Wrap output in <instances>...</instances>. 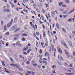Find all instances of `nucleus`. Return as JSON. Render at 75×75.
Wrapping results in <instances>:
<instances>
[{
	"label": "nucleus",
	"mask_w": 75,
	"mask_h": 75,
	"mask_svg": "<svg viewBox=\"0 0 75 75\" xmlns=\"http://www.w3.org/2000/svg\"><path fill=\"white\" fill-rule=\"evenodd\" d=\"M13 22V19H12L11 22H9L8 24H7V27L10 28V27L12 25Z\"/></svg>",
	"instance_id": "nucleus-1"
},
{
	"label": "nucleus",
	"mask_w": 75,
	"mask_h": 75,
	"mask_svg": "<svg viewBox=\"0 0 75 75\" xmlns=\"http://www.w3.org/2000/svg\"><path fill=\"white\" fill-rule=\"evenodd\" d=\"M62 45H63V46H64V47L65 48H66L67 49H68V47L67 46V44L64 42V41H62Z\"/></svg>",
	"instance_id": "nucleus-2"
},
{
	"label": "nucleus",
	"mask_w": 75,
	"mask_h": 75,
	"mask_svg": "<svg viewBox=\"0 0 75 75\" xmlns=\"http://www.w3.org/2000/svg\"><path fill=\"white\" fill-rule=\"evenodd\" d=\"M57 57L59 60L62 61L63 60V58H62V55H59Z\"/></svg>",
	"instance_id": "nucleus-3"
},
{
	"label": "nucleus",
	"mask_w": 75,
	"mask_h": 75,
	"mask_svg": "<svg viewBox=\"0 0 75 75\" xmlns=\"http://www.w3.org/2000/svg\"><path fill=\"white\" fill-rule=\"evenodd\" d=\"M57 49L58 50V52H59V53L60 54H62V49H61V48H60V47L59 46L58 47H57Z\"/></svg>",
	"instance_id": "nucleus-4"
},
{
	"label": "nucleus",
	"mask_w": 75,
	"mask_h": 75,
	"mask_svg": "<svg viewBox=\"0 0 75 75\" xmlns=\"http://www.w3.org/2000/svg\"><path fill=\"white\" fill-rule=\"evenodd\" d=\"M51 47H52V51H54L55 52H57L56 49L54 48V45H52Z\"/></svg>",
	"instance_id": "nucleus-5"
},
{
	"label": "nucleus",
	"mask_w": 75,
	"mask_h": 75,
	"mask_svg": "<svg viewBox=\"0 0 75 75\" xmlns=\"http://www.w3.org/2000/svg\"><path fill=\"white\" fill-rule=\"evenodd\" d=\"M10 65L12 66V67H16V68L19 67L17 64H10Z\"/></svg>",
	"instance_id": "nucleus-6"
},
{
	"label": "nucleus",
	"mask_w": 75,
	"mask_h": 75,
	"mask_svg": "<svg viewBox=\"0 0 75 75\" xmlns=\"http://www.w3.org/2000/svg\"><path fill=\"white\" fill-rule=\"evenodd\" d=\"M17 26L16 24L12 26L11 27V29L12 30H15L17 28Z\"/></svg>",
	"instance_id": "nucleus-7"
},
{
	"label": "nucleus",
	"mask_w": 75,
	"mask_h": 75,
	"mask_svg": "<svg viewBox=\"0 0 75 75\" xmlns=\"http://www.w3.org/2000/svg\"><path fill=\"white\" fill-rule=\"evenodd\" d=\"M51 14H52V16L53 17H54V16L55 15V12L54 11H53L52 12H51Z\"/></svg>",
	"instance_id": "nucleus-8"
},
{
	"label": "nucleus",
	"mask_w": 75,
	"mask_h": 75,
	"mask_svg": "<svg viewBox=\"0 0 75 75\" xmlns=\"http://www.w3.org/2000/svg\"><path fill=\"white\" fill-rule=\"evenodd\" d=\"M33 7L34 9H36L37 7V5L36 4H33Z\"/></svg>",
	"instance_id": "nucleus-9"
},
{
	"label": "nucleus",
	"mask_w": 75,
	"mask_h": 75,
	"mask_svg": "<svg viewBox=\"0 0 75 75\" xmlns=\"http://www.w3.org/2000/svg\"><path fill=\"white\" fill-rule=\"evenodd\" d=\"M75 36V30H74L72 31V37H74Z\"/></svg>",
	"instance_id": "nucleus-10"
},
{
	"label": "nucleus",
	"mask_w": 75,
	"mask_h": 75,
	"mask_svg": "<svg viewBox=\"0 0 75 75\" xmlns=\"http://www.w3.org/2000/svg\"><path fill=\"white\" fill-rule=\"evenodd\" d=\"M69 44L70 45V47H73V45L72 44V42L71 41L69 42Z\"/></svg>",
	"instance_id": "nucleus-11"
},
{
	"label": "nucleus",
	"mask_w": 75,
	"mask_h": 75,
	"mask_svg": "<svg viewBox=\"0 0 75 75\" xmlns=\"http://www.w3.org/2000/svg\"><path fill=\"white\" fill-rule=\"evenodd\" d=\"M16 9L17 11H20V9H22V8H16Z\"/></svg>",
	"instance_id": "nucleus-12"
},
{
	"label": "nucleus",
	"mask_w": 75,
	"mask_h": 75,
	"mask_svg": "<svg viewBox=\"0 0 75 75\" xmlns=\"http://www.w3.org/2000/svg\"><path fill=\"white\" fill-rule=\"evenodd\" d=\"M48 16H47V15H45V16L47 20L48 19V17L50 18L51 17V16L49 15V14H48Z\"/></svg>",
	"instance_id": "nucleus-13"
},
{
	"label": "nucleus",
	"mask_w": 75,
	"mask_h": 75,
	"mask_svg": "<svg viewBox=\"0 0 75 75\" xmlns=\"http://www.w3.org/2000/svg\"><path fill=\"white\" fill-rule=\"evenodd\" d=\"M45 45L46 47H47L48 46V43L47 41L46 43L45 44Z\"/></svg>",
	"instance_id": "nucleus-14"
},
{
	"label": "nucleus",
	"mask_w": 75,
	"mask_h": 75,
	"mask_svg": "<svg viewBox=\"0 0 75 75\" xmlns=\"http://www.w3.org/2000/svg\"><path fill=\"white\" fill-rule=\"evenodd\" d=\"M28 49V47H26V48H23V51H25Z\"/></svg>",
	"instance_id": "nucleus-15"
},
{
	"label": "nucleus",
	"mask_w": 75,
	"mask_h": 75,
	"mask_svg": "<svg viewBox=\"0 0 75 75\" xmlns=\"http://www.w3.org/2000/svg\"><path fill=\"white\" fill-rule=\"evenodd\" d=\"M74 11H75V9H74V10H71L69 12V14H70L71 13L73 12Z\"/></svg>",
	"instance_id": "nucleus-16"
},
{
	"label": "nucleus",
	"mask_w": 75,
	"mask_h": 75,
	"mask_svg": "<svg viewBox=\"0 0 75 75\" xmlns=\"http://www.w3.org/2000/svg\"><path fill=\"white\" fill-rule=\"evenodd\" d=\"M32 64L35 67H36L37 66H38V63H35V64Z\"/></svg>",
	"instance_id": "nucleus-17"
},
{
	"label": "nucleus",
	"mask_w": 75,
	"mask_h": 75,
	"mask_svg": "<svg viewBox=\"0 0 75 75\" xmlns=\"http://www.w3.org/2000/svg\"><path fill=\"white\" fill-rule=\"evenodd\" d=\"M66 54L68 58L69 57H70V54H69V53H66Z\"/></svg>",
	"instance_id": "nucleus-18"
},
{
	"label": "nucleus",
	"mask_w": 75,
	"mask_h": 75,
	"mask_svg": "<svg viewBox=\"0 0 75 75\" xmlns=\"http://www.w3.org/2000/svg\"><path fill=\"white\" fill-rule=\"evenodd\" d=\"M22 35L23 37H24V36H27L28 35L27 34H22Z\"/></svg>",
	"instance_id": "nucleus-19"
},
{
	"label": "nucleus",
	"mask_w": 75,
	"mask_h": 75,
	"mask_svg": "<svg viewBox=\"0 0 75 75\" xmlns=\"http://www.w3.org/2000/svg\"><path fill=\"white\" fill-rule=\"evenodd\" d=\"M41 11L42 13H45V11L43 8H42L41 10Z\"/></svg>",
	"instance_id": "nucleus-20"
},
{
	"label": "nucleus",
	"mask_w": 75,
	"mask_h": 75,
	"mask_svg": "<svg viewBox=\"0 0 75 75\" xmlns=\"http://www.w3.org/2000/svg\"><path fill=\"white\" fill-rule=\"evenodd\" d=\"M23 11L26 13H28V11L25 8L24 9Z\"/></svg>",
	"instance_id": "nucleus-21"
},
{
	"label": "nucleus",
	"mask_w": 75,
	"mask_h": 75,
	"mask_svg": "<svg viewBox=\"0 0 75 75\" xmlns=\"http://www.w3.org/2000/svg\"><path fill=\"white\" fill-rule=\"evenodd\" d=\"M31 51H32V50L31 49H30L29 50H28L27 51V53L29 54V52H31Z\"/></svg>",
	"instance_id": "nucleus-22"
},
{
	"label": "nucleus",
	"mask_w": 75,
	"mask_h": 75,
	"mask_svg": "<svg viewBox=\"0 0 75 75\" xmlns=\"http://www.w3.org/2000/svg\"><path fill=\"white\" fill-rule=\"evenodd\" d=\"M65 2L66 3H69L70 2V1L69 0H65Z\"/></svg>",
	"instance_id": "nucleus-23"
},
{
	"label": "nucleus",
	"mask_w": 75,
	"mask_h": 75,
	"mask_svg": "<svg viewBox=\"0 0 75 75\" xmlns=\"http://www.w3.org/2000/svg\"><path fill=\"white\" fill-rule=\"evenodd\" d=\"M56 27H57L58 29L59 28V26L58 24V23L56 24Z\"/></svg>",
	"instance_id": "nucleus-24"
},
{
	"label": "nucleus",
	"mask_w": 75,
	"mask_h": 75,
	"mask_svg": "<svg viewBox=\"0 0 75 75\" xmlns=\"http://www.w3.org/2000/svg\"><path fill=\"white\" fill-rule=\"evenodd\" d=\"M43 63L45 64V65H47V61H43Z\"/></svg>",
	"instance_id": "nucleus-25"
},
{
	"label": "nucleus",
	"mask_w": 75,
	"mask_h": 75,
	"mask_svg": "<svg viewBox=\"0 0 75 75\" xmlns=\"http://www.w3.org/2000/svg\"><path fill=\"white\" fill-rule=\"evenodd\" d=\"M39 57L40 58V59H41V60H42V59L41 58H42V55L41 54H40L39 55Z\"/></svg>",
	"instance_id": "nucleus-26"
},
{
	"label": "nucleus",
	"mask_w": 75,
	"mask_h": 75,
	"mask_svg": "<svg viewBox=\"0 0 75 75\" xmlns=\"http://www.w3.org/2000/svg\"><path fill=\"white\" fill-rule=\"evenodd\" d=\"M45 56L46 57H47L48 56V54L47 52H46L45 53Z\"/></svg>",
	"instance_id": "nucleus-27"
},
{
	"label": "nucleus",
	"mask_w": 75,
	"mask_h": 75,
	"mask_svg": "<svg viewBox=\"0 0 75 75\" xmlns=\"http://www.w3.org/2000/svg\"><path fill=\"white\" fill-rule=\"evenodd\" d=\"M67 12H68L67 11H64V12H63V13L64 14H67Z\"/></svg>",
	"instance_id": "nucleus-28"
},
{
	"label": "nucleus",
	"mask_w": 75,
	"mask_h": 75,
	"mask_svg": "<svg viewBox=\"0 0 75 75\" xmlns=\"http://www.w3.org/2000/svg\"><path fill=\"white\" fill-rule=\"evenodd\" d=\"M52 68L54 69V68H56L57 67L56 65H53L52 67Z\"/></svg>",
	"instance_id": "nucleus-29"
},
{
	"label": "nucleus",
	"mask_w": 75,
	"mask_h": 75,
	"mask_svg": "<svg viewBox=\"0 0 75 75\" xmlns=\"http://www.w3.org/2000/svg\"><path fill=\"white\" fill-rule=\"evenodd\" d=\"M36 45L37 46V47H38L39 44H38V42L37 41L36 42Z\"/></svg>",
	"instance_id": "nucleus-30"
},
{
	"label": "nucleus",
	"mask_w": 75,
	"mask_h": 75,
	"mask_svg": "<svg viewBox=\"0 0 75 75\" xmlns=\"http://www.w3.org/2000/svg\"><path fill=\"white\" fill-rule=\"evenodd\" d=\"M42 25V29H45V25Z\"/></svg>",
	"instance_id": "nucleus-31"
},
{
	"label": "nucleus",
	"mask_w": 75,
	"mask_h": 75,
	"mask_svg": "<svg viewBox=\"0 0 75 75\" xmlns=\"http://www.w3.org/2000/svg\"><path fill=\"white\" fill-rule=\"evenodd\" d=\"M1 62H2V64L3 66H6V64H4V62L3 61H1Z\"/></svg>",
	"instance_id": "nucleus-32"
},
{
	"label": "nucleus",
	"mask_w": 75,
	"mask_h": 75,
	"mask_svg": "<svg viewBox=\"0 0 75 75\" xmlns=\"http://www.w3.org/2000/svg\"><path fill=\"white\" fill-rule=\"evenodd\" d=\"M5 35H9V33L7 32L6 33H5Z\"/></svg>",
	"instance_id": "nucleus-33"
},
{
	"label": "nucleus",
	"mask_w": 75,
	"mask_h": 75,
	"mask_svg": "<svg viewBox=\"0 0 75 75\" xmlns=\"http://www.w3.org/2000/svg\"><path fill=\"white\" fill-rule=\"evenodd\" d=\"M42 50H40L39 53H40V54H42Z\"/></svg>",
	"instance_id": "nucleus-34"
},
{
	"label": "nucleus",
	"mask_w": 75,
	"mask_h": 75,
	"mask_svg": "<svg viewBox=\"0 0 75 75\" xmlns=\"http://www.w3.org/2000/svg\"><path fill=\"white\" fill-rule=\"evenodd\" d=\"M31 26L33 27V28L35 30V26L33 25H32Z\"/></svg>",
	"instance_id": "nucleus-35"
},
{
	"label": "nucleus",
	"mask_w": 75,
	"mask_h": 75,
	"mask_svg": "<svg viewBox=\"0 0 75 75\" xmlns=\"http://www.w3.org/2000/svg\"><path fill=\"white\" fill-rule=\"evenodd\" d=\"M62 4H63V2H60L59 3V5L60 6H61Z\"/></svg>",
	"instance_id": "nucleus-36"
},
{
	"label": "nucleus",
	"mask_w": 75,
	"mask_h": 75,
	"mask_svg": "<svg viewBox=\"0 0 75 75\" xmlns=\"http://www.w3.org/2000/svg\"><path fill=\"white\" fill-rule=\"evenodd\" d=\"M49 2H50V3H52L54 1V0H49Z\"/></svg>",
	"instance_id": "nucleus-37"
},
{
	"label": "nucleus",
	"mask_w": 75,
	"mask_h": 75,
	"mask_svg": "<svg viewBox=\"0 0 75 75\" xmlns=\"http://www.w3.org/2000/svg\"><path fill=\"white\" fill-rule=\"evenodd\" d=\"M30 2L31 3H32V4H34V1L33 0H30Z\"/></svg>",
	"instance_id": "nucleus-38"
},
{
	"label": "nucleus",
	"mask_w": 75,
	"mask_h": 75,
	"mask_svg": "<svg viewBox=\"0 0 75 75\" xmlns=\"http://www.w3.org/2000/svg\"><path fill=\"white\" fill-rule=\"evenodd\" d=\"M44 45V43L43 42H41V45L42 47H43V45Z\"/></svg>",
	"instance_id": "nucleus-39"
},
{
	"label": "nucleus",
	"mask_w": 75,
	"mask_h": 75,
	"mask_svg": "<svg viewBox=\"0 0 75 75\" xmlns=\"http://www.w3.org/2000/svg\"><path fill=\"white\" fill-rule=\"evenodd\" d=\"M25 40V38H22V41H24Z\"/></svg>",
	"instance_id": "nucleus-40"
},
{
	"label": "nucleus",
	"mask_w": 75,
	"mask_h": 75,
	"mask_svg": "<svg viewBox=\"0 0 75 75\" xmlns=\"http://www.w3.org/2000/svg\"><path fill=\"white\" fill-rule=\"evenodd\" d=\"M23 54L24 55H27V54L26 52H23Z\"/></svg>",
	"instance_id": "nucleus-41"
},
{
	"label": "nucleus",
	"mask_w": 75,
	"mask_h": 75,
	"mask_svg": "<svg viewBox=\"0 0 75 75\" xmlns=\"http://www.w3.org/2000/svg\"><path fill=\"white\" fill-rule=\"evenodd\" d=\"M39 1L41 3H42L44 1V0H39Z\"/></svg>",
	"instance_id": "nucleus-42"
},
{
	"label": "nucleus",
	"mask_w": 75,
	"mask_h": 75,
	"mask_svg": "<svg viewBox=\"0 0 75 75\" xmlns=\"http://www.w3.org/2000/svg\"><path fill=\"white\" fill-rule=\"evenodd\" d=\"M27 73L29 74H32V72H31V71H28L27 72Z\"/></svg>",
	"instance_id": "nucleus-43"
},
{
	"label": "nucleus",
	"mask_w": 75,
	"mask_h": 75,
	"mask_svg": "<svg viewBox=\"0 0 75 75\" xmlns=\"http://www.w3.org/2000/svg\"><path fill=\"white\" fill-rule=\"evenodd\" d=\"M43 36L44 38L45 37V32H43Z\"/></svg>",
	"instance_id": "nucleus-44"
},
{
	"label": "nucleus",
	"mask_w": 75,
	"mask_h": 75,
	"mask_svg": "<svg viewBox=\"0 0 75 75\" xmlns=\"http://www.w3.org/2000/svg\"><path fill=\"white\" fill-rule=\"evenodd\" d=\"M67 74H68V75H74V74L73 73Z\"/></svg>",
	"instance_id": "nucleus-45"
},
{
	"label": "nucleus",
	"mask_w": 75,
	"mask_h": 75,
	"mask_svg": "<svg viewBox=\"0 0 75 75\" xmlns=\"http://www.w3.org/2000/svg\"><path fill=\"white\" fill-rule=\"evenodd\" d=\"M36 34L37 35H39V33L38 32H36Z\"/></svg>",
	"instance_id": "nucleus-46"
},
{
	"label": "nucleus",
	"mask_w": 75,
	"mask_h": 75,
	"mask_svg": "<svg viewBox=\"0 0 75 75\" xmlns=\"http://www.w3.org/2000/svg\"><path fill=\"white\" fill-rule=\"evenodd\" d=\"M9 58L11 60V62H13V59L11 58V57H10Z\"/></svg>",
	"instance_id": "nucleus-47"
},
{
	"label": "nucleus",
	"mask_w": 75,
	"mask_h": 75,
	"mask_svg": "<svg viewBox=\"0 0 75 75\" xmlns=\"http://www.w3.org/2000/svg\"><path fill=\"white\" fill-rule=\"evenodd\" d=\"M36 11H37L38 13L40 12V11L39 10L38 8L36 9Z\"/></svg>",
	"instance_id": "nucleus-48"
},
{
	"label": "nucleus",
	"mask_w": 75,
	"mask_h": 75,
	"mask_svg": "<svg viewBox=\"0 0 75 75\" xmlns=\"http://www.w3.org/2000/svg\"><path fill=\"white\" fill-rule=\"evenodd\" d=\"M4 30H6V26H5L4 27Z\"/></svg>",
	"instance_id": "nucleus-49"
},
{
	"label": "nucleus",
	"mask_w": 75,
	"mask_h": 75,
	"mask_svg": "<svg viewBox=\"0 0 75 75\" xmlns=\"http://www.w3.org/2000/svg\"><path fill=\"white\" fill-rule=\"evenodd\" d=\"M71 19L70 18V19L69 20H67V21L69 22H71Z\"/></svg>",
	"instance_id": "nucleus-50"
},
{
	"label": "nucleus",
	"mask_w": 75,
	"mask_h": 75,
	"mask_svg": "<svg viewBox=\"0 0 75 75\" xmlns=\"http://www.w3.org/2000/svg\"><path fill=\"white\" fill-rule=\"evenodd\" d=\"M20 45V44L18 42H17L16 43L17 45Z\"/></svg>",
	"instance_id": "nucleus-51"
},
{
	"label": "nucleus",
	"mask_w": 75,
	"mask_h": 75,
	"mask_svg": "<svg viewBox=\"0 0 75 75\" xmlns=\"http://www.w3.org/2000/svg\"><path fill=\"white\" fill-rule=\"evenodd\" d=\"M33 37H35L36 36V34L34 33H33Z\"/></svg>",
	"instance_id": "nucleus-52"
},
{
	"label": "nucleus",
	"mask_w": 75,
	"mask_h": 75,
	"mask_svg": "<svg viewBox=\"0 0 75 75\" xmlns=\"http://www.w3.org/2000/svg\"><path fill=\"white\" fill-rule=\"evenodd\" d=\"M3 11L4 12H5L6 11V8H5L4 9Z\"/></svg>",
	"instance_id": "nucleus-53"
},
{
	"label": "nucleus",
	"mask_w": 75,
	"mask_h": 75,
	"mask_svg": "<svg viewBox=\"0 0 75 75\" xmlns=\"http://www.w3.org/2000/svg\"><path fill=\"white\" fill-rule=\"evenodd\" d=\"M35 38L37 39V40L38 41L39 40V39L38 38V36H36L35 37Z\"/></svg>",
	"instance_id": "nucleus-54"
},
{
	"label": "nucleus",
	"mask_w": 75,
	"mask_h": 75,
	"mask_svg": "<svg viewBox=\"0 0 75 75\" xmlns=\"http://www.w3.org/2000/svg\"><path fill=\"white\" fill-rule=\"evenodd\" d=\"M43 61H46L47 60V59L45 58H43Z\"/></svg>",
	"instance_id": "nucleus-55"
},
{
	"label": "nucleus",
	"mask_w": 75,
	"mask_h": 75,
	"mask_svg": "<svg viewBox=\"0 0 75 75\" xmlns=\"http://www.w3.org/2000/svg\"><path fill=\"white\" fill-rule=\"evenodd\" d=\"M10 10L9 9H8L6 10V11L7 12H10Z\"/></svg>",
	"instance_id": "nucleus-56"
},
{
	"label": "nucleus",
	"mask_w": 75,
	"mask_h": 75,
	"mask_svg": "<svg viewBox=\"0 0 75 75\" xmlns=\"http://www.w3.org/2000/svg\"><path fill=\"white\" fill-rule=\"evenodd\" d=\"M11 5L12 8H13L14 6V5L13 4H11Z\"/></svg>",
	"instance_id": "nucleus-57"
},
{
	"label": "nucleus",
	"mask_w": 75,
	"mask_h": 75,
	"mask_svg": "<svg viewBox=\"0 0 75 75\" xmlns=\"http://www.w3.org/2000/svg\"><path fill=\"white\" fill-rule=\"evenodd\" d=\"M68 16L67 15H63V17H64V18L67 17Z\"/></svg>",
	"instance_id": "nucleus-58"
},
{
	"label": "nucleus",
	"mask_w": 75,
	"mask_h": 75,
	"mask_svg": "<svg viewBox=\"0 0 75 75\" xmlns=\"http://www.w3.org/2000/svg\"><path fill=\"white\" fill-rule=\"evenodd\" d=\"M19 57H20V58H22L23 57V56L21 55H19Z\"/></svg>",
	"instance_id": "nucleus-59"
},
{
	"label": "nucleus",
	"mask_w": 75,
	"mask_h": 75,
	"mask_svg": "<svg viewBox=\"0 0 75 75\" xmlns=\"http://www.w3.org/2000/svg\"><path fill=\"white\" fill-rule=\"evenodd\" d=\"M17 37H15L14 38V40H16L17 39Z\"/></svg>",
	"instance_id": "nucleus-60"
},
{
	"label": "nucleus",
	"mask_w": 75,
	"mask_h": 75,
	"mask_svg": "<svg viewBox=\"0 0 75 75\" xmlns=\"http://www.w3.org/2000/svg\"><path fill=\"white\" fill-rule=\"evenodd\" d=\"M64 8L63 9H61V10H60V11H62V12L63 11H64Z\"/></svg>",
	"instance_id": "nucleus-61"
},
{
	"label": "nucleus",
	"mask_w": 75,
	"mask_h": 75,
	"mask_svg": "<svg viewBox=\"0 0 75 75\" xmlns=\"http://www.w3.org/2000/svg\"><path fill=\"white\" fill-rule=\"evenodd\" d=\"M26 64H30V62L29 61H28L27 62H26Z\"/></svg>",
	"instance_id": "nucleus-62"
},
{
	"label": "nucleus",
	"mask_w": 75,
	"mask_h": 75,
	"mask_svg": "<svg viewBox=\"0 0 75 75\" xmlns=\"http://www.w3.org/2000/svg\"><path fill=\"white\" fill-rule=\"evenodd\" d=\"M73 56H75V52H73Z\"/></svg>",
	"instance_id": "nucleus-63"
},
{
	"label": "nucleus",
	"mask_w": 75,
	"mask_h": 75,
	"mask_svg": "<svg viewBox=\"0 0 75 75\" xmlns=\"http://www.w3.org/2000/svg\"><path fill=\"white\" fill-rule=\"evenodd\" d=\"M32 73L33 75H34L35 74V72H33V71L32 72Z\"/></svg>",
	"instance_id": "nucleus-64"
}]
</instances>
